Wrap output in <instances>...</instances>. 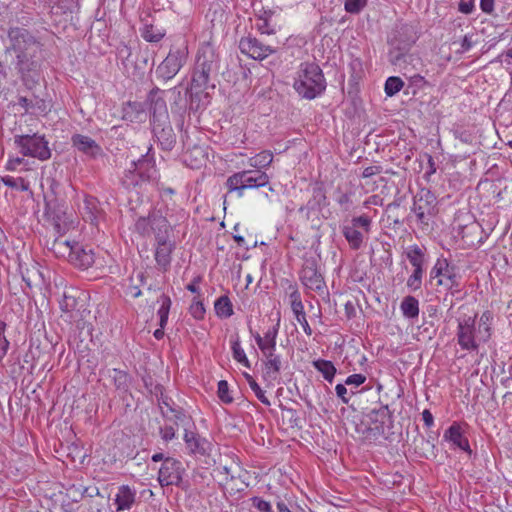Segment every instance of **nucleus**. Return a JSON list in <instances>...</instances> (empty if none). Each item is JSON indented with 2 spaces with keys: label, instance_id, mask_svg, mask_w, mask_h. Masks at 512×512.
Here are the masks:
<instances>
[{
  "label": "nucleus",
  "instance_id": "nucleus-1",
  "mask_svg": "<svg viewBox=\"0 0 512 512\" xmlns=\"http://www.w3.org/2000/svg\"><path fill=\"white\" fill-rule=\"evenodd\" d=\"M220 58L209 46L198 52L190 89V109L198 110L202 97L209 96V89L214 90L218 80Z\"/></svg>",
  "mask_w": 512,
  "mask_h": 512
},
{
  "label": "nucleus",
  "instance_id": "nucleus-2",
  "mask_svg": "<svg viewBox=\"0 0 512 512\" xmlns=\"http://www.w3.org/2000/svg\"><path fill=\"white\" fill-rule=\"evenodd\" d=\"M10 50L15 54V68L22 79L40 71L42 44L26 29L15 27L8 33Z\"/></svg>",
  "mask_w": 512,
  "mask_h": 512
},
{
  "label": "nucleus",
  "instance_id": "nucleus-3",
  "mask_svg": "<svg viewBox=\"0 0 512 512\" xmlns=\"http://www.w3.org/2000/svg\"><path fill=\"white\" fill-rule=\"evenodd\" d=\"M293 88L303 98L314 99L326 88L320 67L311 62L302 63L296 73Z\"/></svg>",
  "mask_w": 512,
  "mask_h": 512
},
{
  "label": "nucleus",
  "instance_id": "nucleus-4",
  "mask_svg": "<svg viewBox=\"0 0 512 512\" xmlns=\"http://www.w3.org/2000/svg\"><path fill=\"white\" fill-rule=\"evenodd\" d=\"M53 250L56 254H61L62 256L67 254L69 261L82 269H87L94 263L93 250L83 247L78 243L56 239L53 243Z\"/></svg>",
  "mask_w": 512,
  "mask_h": 512
},
{
  "label": "nucleus",
  "instance_id": "nucleus-5",
  "mask_svg": "<svg viewBox=\"0 0 512 512\" xmlns=\"http://www.w3.org/2000/svg\"><path fill=\"white\" fill-rule=\"evenodd\" d=\"M269 184V176L261 171H241L230 176L226 181L229 192H236L241 197L246 189L264 187Z\"/></svg>",
  "mask_w": 512,
  "mask_h": 512
},
{
  "label": "nucleus",
  "instance_id": "nucleus-6",
  "mask_svg": "<svg viewBox=\"0 0 512 512\" xmlns=\"http://www.w3.org/2000/svg\"><path fill=\"white\" fill-rule=\"evenodd\" d=\"M14 143L23 156L37 158L40 161H46L51 157L48 141L43 135H16Z\"/></svg>",
  "mask_w": 512,
  "mask_h": 512
},
{
  "label": "nucleus",
  "instance_id": "nucleus-7",
  "mask_svg": "<svg viewBox=\"0 0 512 512\" xmlns=\"http://www.w3.org/2000/svg\"><path fill=\"white\" fill-rule=\"evenodd\" d=\"M476 317L477 315L474 314L472 316H463L457 319L456 338L457 343L462 350L476 351L480 344L483 343L478 337Z\"/></svg>",
  "mask_w": 512,
  "mask_h": 512
},
{
  "label": "nucleus",
  "instance_id": "nucleus-8",
  "mask_svg": "<svg viewBox=\"0 0 512 512\" xmlns=\"http://www.w3.org/2000/svg\"><path fill=\"white\" fill-rule=\"evenodd\" d=\"M157 178V170L153 159L148 155H143L137 161H132V168L128 169L123 183L129 186H137L143 182L151 181Z\"/></svg>",
  "mask_w": 512,
  "mask_h": 512
},
{
  "label": "nucleus",
  "instance_id": "nucleus-9",
  "mask_svg": "<svg viewBox=\"0 0 512 512\" xmlns=\"http://www.w3.org/2000/svg\"><path fill=\"white\" fill-rule=\"evenodd\" d=\"M371 223L372 220L369 216L360 215L353 217L350 224L342 227V233L351 249L358 250L362 246L364 242V235L359 228H361L365 233H369L371 230Z\"/></svg>",
  "mask_w": 512,
  "mask_h": 512
},
{
  "label": "nucleus",
  "instance_id": "nucleus-10",
  "mask_svg": "<svg viewBox=\"0 0 512 512\" xmlns=\"http://www.w3.org/2000/svg\"><path fill=\"white\" fill-rule=\"evenodd\" d=\"M456 266L452 265L447 258H437L430 271V277L437 279L438 286H444L447 289H458L459 281L456 272Z\"/></svg>",
  "mask_w": 512,
  "mask_h": 512
},
{
  "label": "nucleus",
  "instance_id": "nucleus-11",
  "mask_svg": "<svg viewBox=\"0 0 512 512\" xmlns=\"http://www.w3.org/2000/svg\"><path fill=\"white\" fill-rule=\"evenodd\" d=\"M183 49H171L166 58L157 66L155 74L158 79L168 81L174 78L186 62Z\"/></svg>",
  "mask_w": 512,
  "mask_h": 512
},
{
  "label": "nucleus",
  "instance_id": "nucleus-12",
  "mask_svg": "<svg viewBox=\"0 0 512 512\" xmlns=\"http://www.w3.org/2000/svg\"><path fill=\"white\" fill-rule=\"evenodd\" d=\"M300 281L306 289L319 294L324 293L326 289L324 278L314 261L305 262L300 272Z\"/></svg>",
  "mask_w": 512,
  "mask_h": 512
},
{
  "label": "nucleus",
  "instance_id": "nucleus-13",
  "mask_svg": "<svg viewBox=\"0 0 512 512\" xmlns=\"http://www.w3.org/2000/svg\"><path fill=\"white\" fill-rule=\"evenodd\" d=\"M238 46L242 54L259 61L266 59L275 52L271 46L263 44L250 35L242 37Z\"/></svg>",
  "mask_w": 512,
  "mask_h": 512
},
{
  "label": "nucleus",
  "instance_id": "nucleus-14",
  "mask_svg": "<svg viewBox=\"0 0 512 512\" xmlns=\"http://www.w3.org/2000/svg\"><path fill=\"white\" fill-rule=\"evenodd\" d=\"M434 208L435 197L429 191H422L415 196L412 210L423 227L429 225V220L434 214Z\"/></svg>",
  "mask_w": 512,
  "mask_h": 512
},
{
  "label": "nucleus",
  "instance_id": "nucleus-15",
  "mask_svg": "<svg viewBox=\"0 0 512 512\" xmlns=\"http://www.w3.org/2000/svg\"><path fill=\"white\" fill-rule=\"evenodd\" d=\"M182 472L181 462L168 457L159 469L158 481L161 486L179 485L182 480Z\"/></svg>",
  "mask_w": 512,
  "mask_h": 512
},
{
  "label": "nucleus",
  "instance_id": "nucleus-16",
  "mask_svg": "<svg viewBox=\"0 0 512 512\" xmlns=\"http://www.w3.org/2000/svg\"><path fill=\"white\" fill-rule=\"evenodd\" d=\"M280 15L272 10L260 11L255 17V28L263 35H274L281 29Z\"/></svg>",
  "mask_w": 512,
  "mask_h": 512
},
{
  "label": "nucleus",
  "instance_id": "nucleus-17",
  "mask_svg": "<svg viewBox=\"0 0 512 512\" xmlns=\"http://www.w3.org/2000/svg\"><path fill=\"white\" fill-rule=\"evenodd\" d=\"M280 314L277 313L276 323L268 328L263 335H260L258 332L253 334V337L255 339V342L262 352H268V351H276V343H277V337L279 333L280 328Z\"/></svg>",
  "mask_w": 512,
  "mask_h": 512
},
{
  "label": "nucleus",
  "instance_id": "nucleus-18",
  "mask_svg": "<svg viewBox=\"0 0 512 512\" xmlns=\"http://www.w3.org/2000/svg\"><path fill=\"white\" fill-rule=\"evenodd\" d=\"M71 142L73 147L91 159H96L103 154L100 145L89 136L75 134L72 136Z\"/></svg>",
  "mask_w": 512,
  "mask_h": 512
},
{
  "label": "nucleus",
  "instance_id": "nucleus-19",
  "mask_svg": "<svg viewBox=\"0 0 512 512\" xmlns=\"http://www.w3.org/2000/svg\"><path fill=\"white\" fill-rule=\"evenodd\" d=\"M248 472L237 463L234 466L226 467V490L242 491L247 486Z\"/></svg>",
  "mask_w": 512,
  "mask_h": 512
},
{
  "label": "nucleus",
  "instance_id": "nucleus-20",
  "mask_svg": "<svg viewBox=\"0 0 512 512\" xmlns=\"http://www.w3.org/2000/svg\"><path fill=\"white\" fill-rule=\"evenodd\" d=\"M137 502V491L129 485H121L118 487L114 497L116 512L130 510Z\"/></svg>",
  "mask_w": 512,
  "mask_h": 512
},
{
  "label": "nucleus",
  "instance_id": "nucleus-21",
  "mask_svg": "<svg viewBox=\"0 0 512 512\" xmlns=\"http://www.w3.org/2000/svg\"><path fill=\"white\" fill-rule=\"evenodd\" d=\"M157 93L158 89H153L148 96V99L150 101V114L152 125L161 122H167L168 120L166 102L164 101V99L156 97Z\"/></svg>",
  "mask_w": 512,
  "mask_h": 512
},
{
  "label": "nucleus",
  "instance_id": "nucleus-22",
  "mask_svg": "<svg viewBox=\"0 0 512 512\" xmlns=\"http://www.w3.org/2000/svg\"><path fill=\"white\" fill-rule=\"evenodd\" d=\"M444 439L451 442L454 446L459 449L471 453L469 440L464 436L463 429L458 422H453L451 426L445 431Z\"/></svg>",
  "mask_w": 512,
  "mask_h": 512
},
{
  "label": "nucleus",
  "instance_id": "nucleus-23",
  "mask_svg": "<svg viewBox=\"0 0 512 512\" xmlns=\"http://www.w3.org/2000/svg\"><path fill=\"white\" fill-rule=\"evenodd\" d=\"M155 260L158 267L167 271L171 264V254L175 249V243L169 239L156 241Z\"/></svg>",
  "mask_w": 512,
  "mask_h": 512
},
{
  "label": "nucleus",
  "instance_id": "nucleus-24",
  "mask_svg": "<svg viewBox=\"0 0 512 512\" xmlns=\"http://www.w3.org/2000/svg\"><path fill=\"white\" fill-rule=\"evenodd\" d=\"M81 213L85 221L92 225H98L99 220L103 217V210L100 208L99 201L92 196H85Z\"/></svg>",
  "mask_w": 512,
  "mask_h": 512
},
{
  "label": "nucleus",
  "instance_id": "nucleus-25",
  "mask_svg": "<svg viewBox=\"0 0 512 512\" xmlns=\"http://www.w3.org/2000/svg\"><path fill=\"white\" fill-rule=\"evenodd\" d=\"M153 133L162 149L171 150L175 144V134L169 122L153 124Z\"/></svg>",
  "mask_w": 512,
  "mask_h": 512
},
{
  "label": "nucleus",
  "instance_id": "nucleus-26",
  "mask_svg": "<svg viewBox=\"0 0 512 512\" xmlns=\"http://www.w3.org/2000/svg\"><path fill=\"white\" fill-rule=\"evenodd\" d=\"M151 230L155 234L156 241L169 239L170 224L161 211L150 213Z\"/></svg>",
  "mask_w": 512,
  "mask_h": 512
},
{
  "label": "nucleus",
  "instance_id": "nucleus-27",
  "mask_svg": "<svg viewBox=\"0 0 512 512\" xmlns=\"http://www.w3.org/2000/svg\"><path fill=\"white\" fill-rule=\"evenodd\" d=\"M264 357V377L275 380L281 369V358L276 351L262 352Z\"/></svg>",
  "mask_w": 512,
  "mask_h": 512
},
{
  "label": "nucleus",
  "instance_id": "nucleus-28",
  "mask_svg": "<svg viewBox=\"0 0 512 512\" xmlns=\"http://www.w3.org/2000/svg\"><path fill=\"white\" fill-rule=\"evenodd\" d=\"M170 402H172L170 399L161 395L159 407L162 415L169 421H173L176 425L178 422L188 421L187 416L181 410L174 408Z\"/></svg>",
  "mask_w": 512,
  "mask_h": 512
},
{
  "label": "nucleus",
  "instance_id": "nucleus-29",
  "mask_svg": "<svg viewBox=\"0 0 512 512\" xmlns=\"http://www.w3.org/2000/svg\"><path fill=\"white\" fill-rule=\"evenodd\" d=\"M493 313L490 310L484 311L478 322V337L483 343H487L493 334Z\"/></svg>",
  "mask_w": 512,
  "mask_h": 512
},
{
  "label": "nucleus",
  "instance_id": "nucleus-30",
  "mask_svg": "<svg viewBox=\"0 0 512 512\" xmlns=\"http://www.w3.org/2000/svg\"><path fill=\"white\" fill-rule=\"evenodd\" d=\"M254 279L251 274L247 273L244 278L238 275L237 282L235 284V290L242 299H247L257 289V285L250 287Z\"/></svg>",
  "mask_w": 512,
  "mask_h": 512
},
{
  "label": "nucleus",
  "instance_id": "nucleus-31",
  "mask_svg": "<svg viewBox=\"0 0 512 512\" xmlns=\"http://www.w3.org/2000/svg\"><path fill=\"white\" fill-rule=\"evenodd\" d=\"M184 441L191 453H205V440L201 439L196 433L185 429Z\"/></svg>",
  "mask_w": 512,
  "mask_h": 512
},
{
  "label": "nucleus",
  "instance_id": "nucleus-32",
  "mask_svg": "<svg viewBox=\"0 0 512 512\" xmlns=\"http://www.w3.org/2000/svg\"><path fill=\"white\" fill-rule=\"evenodd\" d=\"M400 309L404 317L417 318L419 315V301L413 296H406L401 302Z\"/></svg>",
  "mask_w": 512,
  "mask_h": 512
},
{
  "label": "nucleus",
  "instance_id": "nucleus-33",
  "mask_svg": "<svg viewBox=\"0 0 512 512\" xmlns=\"http://www.w3.org/2000/svg\"><path fill=\"white\" fill-rule=\"evenodd\" d=\"M18 105L21 106L25 113H33L36 109L43 112L46 110V103L44 100L34 97L29 99L24 96L18 98Z\"/></svg>",
  "mask_w": 512,
  "mask_h": 512
},
{
  "label": "nucleus",
  "instance_id": "nucleus-34",
  "mask_svg": "<svg viewBox=\"0 0 512 512\" xmlns=\"http://www.w3.org/2000/svg\"><path fill=\"white\" fill-rule=\"evenodd\" d=\"M406 257L414 269L423 268L425 254L421 247L414 244L408 247Z\"/></svg>",
  "mask_w": 512,
  "mask_h": 512
},
{
  "label": "nucleus",
  "instance_id": "nucleus-35",
  "mask_svg": "<svg viewBox=\"0 0 512 512\" xmlns=\"http://www.w3.org/2000/svg\"><path fill=\"white\" fill-rule=\"evenodd\" d=\"M313 366L323 375L325 380L330 383L333 381L336 374V367L331 361L318 359L313 362Z\"/></svg>",
  "mask_w": 512,
  "mask_h": 512
},
{
  "label": "nucleus",
  "instance_id": "nucleus-36",
  "mask_svg": "<svg viewBox=\"0 0 512 512\" xmlns=\"http://www.w3.org/2000/svg\"><path fill=\"white\" fill-rule=\"evenodd\" d=\"M273 161V153L269 150H264L249 158V165L254 168L268 167Z\"/></svg>",
  "mask_w": 512,
  "mask_h": 512
},
{
  "label": "nucleus",
  "instance_id": "nucleus-37",
  "mask_svg": "<svg viewBox=\"0 0 512 512\" xmlns=\"http://www.w3.org/2000/svg\"><path fill=\"white\" fill-rule=\"evenodd\" d=\"M230 343H231V349H232L233 358L238 363L243 365L244 367L250 368V362H249V360H248V358L246 356V353H245L244 349L240 345L239 337L236 336L235 339L232 338Z\"/></svg>",
  "mask_w": 512,
  "mask_h": 512
},
{
  "label": "nucleus",
  "instance_id": "nucleus-38",
  "mask_svg": "<svg viewBox=\"0 0 512 512\" xmlns=\"http://www.w3.org/2000/svg\"><path fill=\"white\" fill-rule=\"evenodd\" d=\"M161 306L157 312L159 316V324L164 328L168 321V315L171 307V299L167 295H161L160 300Z\"/></svg>",
  "mask_w": 512,
  "mask_h": 512
},
{
  "label": "nucleus",
  "instance_id": "nucleus-39",
  "mask_svg": "<svg viewBox=\"0 0 512 512\" xmlns=\"http://www.w3.org/2000/svg\"><path fill=\"white\" fill-rule=\"evenodd\" d=\"M403 86H404V82L402 81V79L400 77L391 76V77L387 78V80L385 82V86H384L385 94L389 97L394 96L399 91H401Z\"/></svg>",
  "mask_w": 512,
  "mask_h": 512
},
{
  "label": "nucleus",
  "instance_id": "nucleus-40",
  "mask_svg": "<svg viewBox=\"0 0 512 512\" xmlns=\"http://www.w3.org/2000/svg\"><path fill=\"white\" fill-rule=\"evenodd\" d=\"M423 274V268H418L414 269L413 273L408 277L406 285L411 291L415 292L421 289Z\"/></svg>",
  "mask_w": 512,
  "mask_h": 512
},
{
  "label": "nucleus",
  "instance_id": "nucleus-41",
  "mask_svg": "<svg viewBox=\"0 0 512 512\" xmlns=\"http://www.w3.org/2000/svg\"><path fill=\"white\" fill-rule=\"evenodd\" d=\"M1 180L5 186L16 190L27 191L29 189V183L21 177L4 176Z\"/></svg>",
  "mask_w": 512,
  "mask_h": 512
},
{
  "label": "nucleus",
  "instance_id": "nucleus-42",
  "mask_svg": "<svg viewBox=\"0 0 512 512\" xmlns=\"http://www.w3.org/2000/svg\"><path fill=\"white\" fill-rule=\"evenodd\" d=\"M164 35L165 33L163 31L154 27L153 25H146L142 32V37L147 42H159L164 37Z\"/></svg>",
  "mask_w": 512,
  "mask_h": 512
},
{
  "label": "nucleus",
  "instance_id": "nucleus-43",
  "mask_svg": "<svg viewBox=\"0 0 512 512\" xmlns=\"http://www.w3.org/2000/svg\"><path fill=\"white\" fill-rule=\"evenodd\" d=\"M292 312L297 320V322L301 325V327L303 328V331L305 332V334L307 336H311L313 331L307 321V318H306V313H305V310H304V306L302 307H299V308H294L292 309Z\"/></svg>",
  "mask_w": 512,
  "mask_h": 512
},
{
  "label": "nucleus",
  "instance_id": "nucleus-44",
  "mask_svg": "<svg viewBox=\"0 0 512 512\" xmlns=\"http://www.w3.org/2000/svg\"><path fill=\"white\" fill-rule=\"evenodd\" d=\"M246 378L248 380L251 390L254 392L257 399L264 405L269 406L270 401H269L268 397L266 396L265 391L262 390V388L258 385V383L249 374H246Z\"/></svg>",
  "mask_w": 512,
  "mask_h": 512
},
{
  "label": "nucleus",
  "instance_id": "nucleus-45",
  "mask_svg": "<svg viewBox=\"0 0 512 512\" xmlns=\"http://www.w3.org/2000/svg\"><path fill=\"white\" fill-rule=\"evenodd\" d=\"M111 377L118 389H126L128 387V375L121 370L113 369Z\"/></svg>",
  "mask_w": 512,
  "mask_h": 512
},
{
  "label": "nucleus",
  "instance_id": "nucleus-46",
  "mask_svg": "<svg viewBox=\"0 0 512 512\" xmlns=\"http://www.w3.org/2000/svg\"><path fill=\"white\" fill-rule=\"evenodd\" d=\"M367 2L368 0H346L344 8L348 13L357 14L366 7Z\"/></svg>",
  "mask_w": 512,
  "mask_h": 512
},
{
  "label": "nucleus",
  "instance_id": "nucleus-47",
  "mask_svg": "<svg viewBox=\"0 0 512 512\" xmlns=\"http://www.w3.org/2000/svg\"><path fill=\"white\" fill-rule=\"evenodd\" d=\"M6 323L0 320V360H2L8 352L9 341L5 337Z\"/></svg>",
  "mask_w": 512,
  "mask_h": 512
},
{
  "label": "nucleus",
  "instance_id": "nucleus-48",
  "mask_svg": "<svg viewBox=\"0 0 512 512\" xmlns=\"http://www.w3.org/2000/svg\"><path fill=\"white\" fill-rule=\"evenodd\" d=\"M77 305L76 297L69 295L66 292L63 295V299L60 301V308L63 312H70L75 309Z\"/></svg>",
  "mask_w": 512,
  "mask_h": 512
},
{
  "label": "nucleus",
  "instance_id": "nucleus-49",
  "mask_svg": "<svg viewBox=\"0 0 512 512\" xmlns=\"http://www.w3.org/2000/svg\"><path fill=\"white\" fill-rule=\"evenodd\" d=\"M251 502L252 506L256 508L258 512H273L271 504L260 497H253Z\"/></svg>",
  "mask_w": 512,
  "mask_h": 512
},
{
  "label": "nucleus",
  "instance_id": "nucleus-50",
  "mask_svg": "<svg viewBox=\"0 0 512 512\" xmlns=\"http://www.w3.org/2000/svg\"><path fill=\"white\" fill-rule=\"evenodd\" d=\"M135 227L140 234H148L151 230L150 215L148 218H139L135 224Z\"/></svg>",
  "mask_w": 512,
  "mask_h": 512
},
{
  "label": "nucleus",
  "instance_id": "nucleus-51",
  "mask_svg": "<svg viewBox=\"0 0 512 512\" xmlns=\"http://www.w3.org/2000/svg\"><path fill=\"white\" fill-rule=\"evenodd\" d=\"M190 313L196 319H202L205 313L204 305L201 301H193L190 305Z\"/></svg>",
  "mask_w": 512,
  "mask_h": 512
},
{
  "label": "nucleus",
  "instance_id": "nucleus-52",
  "mask_svg": "<svg viewBox=\"0 0 512 512\" xmlns=\"http://www.w3.org/2000/svg\"><path fill=\"white\" fill-rule=\"evenodd\" d=\"M366 381V376L363 374H352L349 375L345 380V385L349 386H360Z\"/></svg>",
  "mask_w": 512,
  "mask_h": 512
},
{
  "label": "nucleus",
  "instance_id": "nucleus-53",
  "mask_svg": "<svg viewBox=\"0 0 512 512\" xmlns=\"http://www.w3.org/2000/svg\"><path fill=\"white\" fill-rule=\"evenodd\" d=\"M129 110L136 112L137 113L136 118L139 119V120H141V116L145 114L143 106H142L141 103H137V102L129 103L128 104V108L125 109V117L126 118L130 117L129 116V114H130Z\"/></svg>",
  "mask_w": 512,
  "mask_h": 512
},
{
  "label": "nucleus",
  "instance_id": "nucleus-54",
  "mask_svg": "<svg viewBox=\"0 0 512 512\" xmlns=\"http://www.w3.org/2000/svg\"><path fill=\"white\" fill-rule=\"evenodd\" d=\"M240 225L236 224L234 226V233H233V239L236 242V244L240 247H248V242L245 239V236L240 233Z\"/></svg>",
  "mask_w": 512,
  "mask_h": 512
},
{
  "label": "nucleus",
  "instance_id": "nucleus-55",
  "mask_svg": "<svg viewBox=\"0 0 512 512\" xmlns=\"http://www.w3.org/2000/svg\"><path fill=\"white\" fill-rule=\"evenodd\" d=\"M160 433L163 440L169 441L175 437V428L173 425H165L160 428Z\"/></svg>",
  "mask_w": 512,
  "mask_h": 512
},
{
  "label": "nucleus",
  "instance_id": "nucleus-56",
  "mask_svg": "<svg viewBox=\"0 0 512 512\" xmlns=\"http://www.w3.org/2000/svg\"><path fill=\"white\" fill-rule=\"evenodd\" d=\"M475 8V1L474 0H468V1H460L458 9L463 14H471L474 11Z\"/></svg>",
  "mask_w": 512,
  "mask_h": 512
},
{
  "label": "nucleus",
  "instance_id": "nucleus-57",
  "mask_svg": "<svg viewBox=\"0 0 512 512\" xmlns=\"http://www.w3.org/2000/svg\"><path fill=\"white\" fill-rule=\"evenodd\" d=\"M289 298H290L291 310L294 308H299V307L304 306L302 299H301L300 292L298 290L295 289L293 292H291L289 295Z\"/></svg>",
  "mask_w": 512,
  "mask_h": 512
},
{
  "label": "nucleus",
  "instance_id": "nucleus-58",
  "mask_svg": "<svg viewBox=\"0 0 512 512\" xmlns=\"http://www.w3.org/2000/svg\"><path fill=\"white\" fill-rule=\"evenodd\" d=\"M335 391L337 396L342 400L344 404H348L350 401V398L347 397V388L344 384H337L335 386Z\"/></svg>",
  "mask_w": 512,
  "mask_h": 512
},
{
  "label": "nucleus",
  "instance_id": "nucleus-59",
  "mask_svg": "<svg viewBox=\"0 0 512 512\" xmlns=\"http://www.w3.org/2000/svg\"><path fill=\"white\" fill-rule=\"evenodd\" d=\"M117 50H118V56L122 59V62L129 60V58L132 54V51L128 45L122 44L118 47Z\"/></svg>",
  "mask_w": 512,
  "mask_h": 512
},
{
  "label": "nucleus",
  "instance_id": "nucleus-60",
  "mask_svg": "<svg viewBox=\"0 0 512 512\" xmlns=\"http://www.w3.org/2000/svg\"><path fill=\"white\" fill-rule=\"evenodd\" d=\"M381 172H382L381 166H377V165L368 166L363 170L362 177L370 178L374 175L380 174Z\"/></svg>",
  "mask_w": 512,
  "mask_h": 512
},
{
  "label": "nucleus",
  "instance_id": "nucleus-61",
  "mask_svg": "<svg viewBox=\"0 0 512 512\" xmlns=\"http://www.w3.org/2000/svg\"><path fill=\"white\" fill-rule=\"evenodd\" d=\"M24 163V158L16 157L10 158L6 163V169L9 171H14L18 166Z\"/></svg>",
  "mask_w": 512,
  "mask_h": 512
},
{
  "label": "nucleus",
  "instance_id": "nucleus-62",
  "mask_svg": "<svg viewBox=\"0 0 512 512\" xmlns=\"http://www.w3.org/2000/svg\"><path fill=\"white\" fill-rule=\"evenodd\" d=\"M494 0H480V8L484 13L491 14L494 11Z\"/></svg>",
  "mask_w": 512,
  "mask_h": 512
},
{
  "label": "nucleus",
  "instance_id": "nucleus-63",
  "mask_svg": "<svg viewBox=\"0 0 512 512\" xmlns=\"http://www.w3.org/2000/svg\"><path fill=\"white\" fill-rule=\"evenodd\" d=\"M422 420L427 428H431L434 425V417L428 409L422 412Z\"/></svg>",
  "mask_w": 512,
  "mask_h": 512
},
{
  "label": "nucleus",
  "instance_id": "nucleus-64",
  "mask_svg": "<svg viewBox=\"0 0 512 512\" xmlns=\"http://www.w3.org/2000/svg\"><path fill=\"white\" fill-rule=\"evenodd\" d=\"M215 311H216V314L219 316V317H222L224 315V295L220 296L216 301H215Z\"/></svg>",
  "mask_w": 512,
  "mask_h": 512
}]
</instances>
